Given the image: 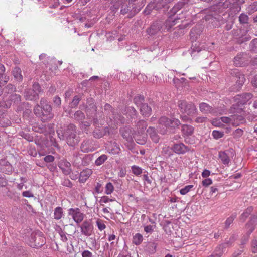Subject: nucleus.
<instances>
[{
	"instance_id": "8fccbe9b",
	"label": "nucleus",
	"mask_w": 257,
	"mask_h": 257,
	"mask_svg": "<svg viewBox=\"0 0 257 257\" xmlns=\"http://www.w3.org/2000/svg\"><path fill=\"white\" fill-rule=\"evenodd\" d=\"M252 94L250 93H246L243 94L241 96V103H246L252 97Z\"/></svg>"
},
{
	"instance_id": "f257e3e1",
	"label": "nucleus",
	"mask_w": 257,
	"mask_h": 257,
	"mask_svg": "<svg viewBox=\"0 0 257 257\" xmlns=\"http://www.w3.org/2000/svg\"><path fill=\"white\" fill-rule=\"evenodd\" d=\"M35 115L40 119L42 122L51 120L54 116L52 107L46 98H42L40 104H37L33 109Z\"/></svg>"
},
{
	"instance_id": "f03ea898",
	"label": "nucleus",
	"mask_w": 257,
	"mask_h": 257,
	"mask_svg": "<svg viewBox=\"0 0 257 257\" xmlns=\"http://www.w3.org/2000/svg\"><path fill=\"white\" fill-rule=\"evenodd\" d=\"M61 136L62 139H65L70 146H74L79 142V137L76 135V126L73 124H69L65 127L64 134Z\"/></svg>"
},
{
	"instance_id": "864d4df0",
	"label": "nucleus",
	"mask_w": 257,
	"mask_h": 257,
	"mask_svg": "<svg viewBox=\"0 0 257 257\" xmlns=\"http://www.w3.org/2000/svg\"><path fill=\"white\" fill-rule=\"evenodd\" d=\"M36 93L39 95V94L43 92V90L41 88V86L38 82H35L33 83L32 89Z\"/></svg>"
},
{
	"instance_id": "ea45409f",
	"label": "nucleus",
	"mask_w": 257,
	"mask_h": 257,
	"mask_svg": "<svg viewBox=\"0 0 257 257\" xmlns=\"http://www.w3.org/2000/svg\"><path fill=\"white\" fill-rule=\"evenodd\" d=\"M144 97L141 95H138L134 98V103L137 106H141L144 104Z\"/></svg>"
},
{
	"instance_id": "473e14b6",
	"label": "nucleus",
	"mask_w": 257,
	"mask_h": 257,
	"mask_svg": "<svg viewBox=\"0 0 257 257\" xmlns=\"http://www.w3.org/2000/svg\"><path fill=\"white\" fill-rule=\"evenodd\" d=\"M82 161V157L78 153H74L73 154V161L74 166L77 167H81V162Z\"/></svg>"
},
{
	"instance_id": "bf43d9fd",
	"label": "nucleus",
	"mask_w": 257,
	"mask_h": 257,
	"mask_svg": "<svg viewBox=\"0 0 257 257\" xmlns=\"http://www.w3.org/2000/svg\"><path fill=\"white\" fill-rule=\"evenodd\" d=\"M193 187V185H189L185 186L184 188L180 190V193L182 195H185L189 192L191 189Z\"/></svg>"
},
{
	"instance_id": "5701e85b",
	"label": "nucleus",
	"mask_w": 257,
	"mask_h": 257,
	"mask_svg": "<svg viewBox=\"0 0 257 257\" xmlns=\"http://www.w3.org/2000/svg\"><path fill=\"white\" fill-rule=\"evenodd\" d=\"M245 122V119L243 116L239 114H234L232 115V124L235 126H238Z\"/></svg>"
},
{
	"instance_id": "09e8293b",
	"label": "nucleus",
	"mask_w": 257,
	"mask_h": 257,
	"mask_svg": "<svg viewBox=\"0 0 257 257\" xmlns=\"http://www.w3.org/2000/svg\"><path fill=\"white\" fill-rule=\"evenodd\" d=\"M170 120V119L166 117H161L159 120V124L165 127H169Z\"/></svg>"
},
{
	"instance_id": "58836bf2",
	"label": "nucleus",
	"mask_w": 257,
	"mask_h": 257,
	"mask_svg": "<svg viewBox=\"0 0 257 257\" xmlns=\"http://www.w3.org/2000/svg\"><path fill=\"white\" fill-rule=\"evenodd\" d=\"M173 148L169 146L165 147L163 148L162 153L164 155H165L167 157H169L173 155Z\"/></svg>"
},
{
	"instance_id": "4c0bfd02",
	"label": "nucleus",
	"mask_w": 257,
	"mask_h": 257,
	"mask_svg": "<svg viewBox=\"0 0 257 257\" xmlns=\"http://www.w3.org/2000/svg\"><path fill=\"white\" fill-rule=\"evenodd\" d=\"M246 10L249 15L257 11V1L252 2L250 5H249Z\"/></svg>"
},
{
	"instance_id": "c756f323",
	"label": "nucleus",
	"mask_w": 257,
	"mask_h": 257,
	"mask_svg": "<svg viewBox=\"0 0 257 257\" xmlns=\"http://www.w3.org/2000/svg\"><path fill=\"white\" fill-rule=\"evenodd\" d=\"M184 6L183 2H178L169 12L168 14L170 16H174L181 8Z\"/></svg>"
},
{
	"instance_id": "20e7f679",
	"label": "nucleus",
	"mask_w": 257,
	"mask_h": 257,
	"mask_svg": "<svg viewBox=\"0 0 257 257\" xmlns=\"http://www.w3.org/2000/svg\"><path fill=\"white\" fill-rule=\"evenodd\" d=\"M178 106L182 113L187 114L189 116L196 114L197 111L194 103L185 100H179L178 102Z\"/></svg>"
},
{
	"instance_id": "a19ab883",
	"label": "nucleus",
	"mask_w": 257,
	"mask_h": 257,
	"mask_svg": "<svg viewBox=\"0 0 257 257\" xmlns=\"http://www.w3.org/2000/svg\"><path fill=\"white\" fill-rule=\"evenodd\" d=\"M249 50L254 53H257V38L253 39L249 44Z\"/></svg>"
},
{
	"instance_id": "2eb2a0df",
	"label": "nucleus",
	"mask_w": 257,
	"mask_h": 257,
	"mask_svg": "<svg viewBox=\"0 0 257 257\" xmlns=\"http://www.w3.org/2000/svg\"><path fill=\"white\" fill-rule=\"evenodd\" d=\"M54 124H49L48 125H44L41 124L33 127V130L36 132L39 133H50L52 131H54Z\"/></svg>"
},
{
	"instance_id": "3c124183",
	"label": "nucleus",
	"mask_w": 257,
	"mask_h": 257,
	"mask_svg": "<svg viewBox=\"0 0 257 257\" xmlns=\"http://www.w3.org/2000/svg\"><path fill=\"white\" fill-rule=\"evenodd\" d=\"M143 236L140 233H137L134 237L133 243L136 245H139L143 241Z\"/></svg>"
},
{
	"instance_id": "338daca9",
	"label": "nucleus",
	"mask_w": 257,
	"mask_h": 257,
	"mask_svg": "<svg viewBox=\"0 0 257 257\" xmlns=\"http://www.w3.org/2000/svg\"><path fill=\"white\" fill-rule=\"evenodd\" d=\"M122 136L123 138L125 139L128 141H132L133 138L132 137V135L130 134L128 130H125L122 133Z\"/></svg>"
},
{
	"instance_id": "774afa93",
	"label": "nucleus",
	"mask_w": 257,
	"mask_h": 257,
	"mask_svg": "<svg viewBox=\"0 0 257 257\" xmlns=\"http://www.w3.org/2000/svg\"><path fill=\"white\" fill-rule=\"evenodd\" d=\"M96 223L98 229L101 231L104 230L106 228V225L103 223V221L100 219H98L96 221Z\"/></svg>"
},
{
	"instance_id": "9b49d317",
	"label": "nucleus",
	"mask_w": 257,
	"mask_h": 257,
	"mask_svg": "<svg viewBox=\"0 0 257 257\" xmlns=\"http://www.w3.org/2000/svg\"><path fill=\"white\" fill-rule=\"evenodd\" d=\"M140 9H137L133 5H122L121 7L120 13L123 15H125L129 13L128 17H133L136 13H138Z\"/></svg>"
},
{
	"instance_id": "6e6552de",
	"label": "nucleus",
	"mask_w": 257,
	"mask_h": 257,
	"mask_svg": "<svg viewBox=\"0 0 257 257\" xmlns=\"http://www.w3.org/2000/svg\"><path fill=\"white\" fill-rule=\"evenodd\" d=\"M68 214L71 216L73 220L77 223H81L84 218V214L79 208H71L68 210Z\"/></svg>"
},
{
	"instance_id": "603ef678",
	"label": "nucleus",
	"mask_w": 257,
	"mask_h": 257,
	"mask_svg": "<svg viewBox=\"0 0 257 257\" xmlns=\"http://www.w3.org/2000/svg\"><path fill=\"white\" fill-rule=\"evenodd\" d=\"M156 245L155 243H149L146 246V250L150 253H154L156 251Z\"/></svg>"
},
{
	"instance_id": "1a4fd4ad",
	"label": "nucleus",
	"mask_w": 257,
	"mask_h": 257,
	"mask_svg": "<svg viewBox=\"0 0 257 257\" xmlns=\"http://www.w3.org/2000/svg\"><path fill=\"white\" fill-rule=\"evenodd\" d=\"M41 232L33 235L31 234L30 241L31 243V246L34 248H39L42 247L45 243V239L41 235Z\"/></svg>"
},
{
	"instance_id": "4468645a",
	"label": "nucleus",
	"mask_w": 257,
	"mask_h": 257,
	"mask_svg": "<svg viewBox=\"0 0 257 257\" xmlns=\"http://www.w3.org/2000/svg\"><path fill=\"white\" fill-rule=\"evenodd\" d=\"M234 64L237 67H242L247 63V54L245 53H238L234 58Z\"/></svg>"
},
{
	"instance_id": "7ed1b4c3",
	"label": "nucleus",
	"mask_w": 257,
	"mask_h": 257,
	"mask_svg": "<svg viewBox=\"0 0 257 257\" xmlns=\"http://www.w3.org/2000/svg\"><path fill=\"white\" fill-rule=\"evenodd\" d=\"M168 15V18L165 21L163 26H161V24L160 22H156L151 26V29L155 31L161 30L164 31L165 30L167 31H169L177 23V21L179 19L178 18H173V16H170V14Z\"/></svg>"
},
{
	"instance_id": "423d86ee",
	"label": "nucleus",
	"mask_w": 257,
	"mask_h": 257,
	"mask_svg": "<svg viewBox=\"0 0 257 257\" xmlns=\"http://www.w3.org/2000/svg\"><path fill=\"white\" fill-rule=\"evenodd\" d=\"M81 107L82 109L84 110L87 117H91L97 113V107L94 100L92 97L87 98L86 103H84Z\"/></svg>"
},
{
	"instance_id": "6ab92c4d",
	"label": "nucleus",
	"mask_w": 257,
	"mask_h": 257,
	"mask_svg": "<svg viewBox=\"0 0 257 257\" xmlns=\"http://www.w3.org/2000/svg\"><path fill=\"white\" fill-rule=\"evenodd\" d=\"M59 167L61 169L63 174L65 175H68L71 172L72 170L71 164L66 161L61 162L59 164Z\"/></svg>"
},
{
	"instance_id": "412c9836",
	"label": "nucleus",
	"mask_w": 257,
	"mask_h": 257,
	"mask_svg": "<svg viewBox=\"0 0 257 257\" xmlns=\"http://www.w3.org/2000/svg\"><path fill=\"white\" fill-rule=\"evenodd\" d=\"M140 111L144 117H149L151 114L152 109L148 104L144 103L140 106Z\"/></svg>"
},
{
	"instance_id": "4be33fe9",
	"label": "nucleus",
	"mask_w": 257,
	"mask_h": 257,
	"mask_svg": "<svg viewBox=\"0 0 257 257\" xmlns=\"http://www.w3.org/2000/svg\"><path fill=\"white\" fill-rule=\"evenodd\" d=\"M108 151L111 154H118L120 151V148L116 142H110L106 147Z\"/></svg>"
},
{
	"instance_id": "c9c22d12",
	"label": "nucleus",
	"mask_w": 257,
	"mask_h": 257,
	"mask_svg": "<svg viewBox=\"0 0 257 257\" xmlns=\"http://www.w3.org/2000/svg\"><path fill=\"white\" fill-rule=\"evenodd\" d=\"M72 118L75 120L80 122L85 118V115L82 111L77 110L74 113Z\"/></svg>"
},
{
	"instance_id": "9d476101",
	"label": "nucleus",
	"mask_w": 257,
	"mask_h": 257,
	"mask_svg": "<svg viewBox=\"0 0 257 257\" xmlns=\"http://www.w3.org/2000/svg\"><path fill=\"white\" fill-rule=\"evenodd\" d=\"M81 233L86 236H90L93 232V225L90 220H85L80 226Z\"/></svg>"
},
{
	"instance_id": "dca6fc26",
	"label": "nucleus",
	"mask_w": 257,
	"mask_h": 257,
	"mask_svg": "<svg viewBox=\"0 0 257 257\" xmlns=\"http://www.w3.org/2000/svg\"><path fill=\"white\" fill-rule=\"evenodd\" d=\"M173 151L176 154L180 155L184 154L189 151V148L183 143L174 144L172 146Z\"/></svg>"
},
{
	"instance_id": "e2e57ef3",
	"label": "nucleus",
	"mask_w": 257,
	"mask_h": 257,
	"mask_svg": "<svg viewBox=\"0 0 257 257\" xmlns=\"http://www.w3.org/2000/svg\"><path fill=\"white\" fill-rule=\"evenodd\" d=\"M9 80V77L5 72L0 76V82H2V85L8 82Z\"/></svg>"
},
{
	"instance_id": "cd10ccee",
	"label": "nucleus",
	"mask_w": 257,
	"mask_h": 257,
	"mask_svg": "<svg viewBox=\"0 0 257 257\" xmlns=\"http://www.w3.org/2000/svg\"><path fill=\"white\" fill-rule=\"evenodd\" d=\"M13 75L15 79L20 82H22L23 79L22 75L21 69L18 67H15L13 70Z\"/></svg>"
},
{
	"instance_id": "680f3d73",
	"label": "nucleus",
	"mask_w": 257,
	"mask_h": 257,
	"mask_svg": "<svg viewBox=\"0 0 257 257\" xmlns=\"http://www.w3.org/2000/svg\"><path fill=\"white\" fill-rule=\"evenodd\" d=\"M114 190V187L111 183H108L105 187V193L110 194Z\"/></svg>"
},
{
	"instance_id": "39448f33",
	"label": "nucleus",
	"mask_w": 257,
	"mask_h": 257,
	"mask_svg": "<svg viewBox=\"0 0 257 257\" xmlns=\"http://www.w3.org/2000/svg\"><path fill=\"white\" fill-rule=\"evenodd\" d=\"M200 111L205 114H211L213 116L222 115L224 112V109L221 107H213L208 104L201 102L199 105Z\"/></svg>"
},
{
	"instance_id": "e433bc0d",
	"label": "nucleus",
	"mask_w": 257,
	"mask_h": 257,
	"mask_svg": "<svg viewBox=\"0 0 257 257\" xmlns=\"http://www.w3.org/2000/svg\"><path fill=\"white\" fill-rule=\"evenodd\" d=\"M9 99L12 102H13L14 103L16 104H19L21 102V96L15 93L12 94L9 96Z\"/></svg>"
},
{
	"instance_id": "c03bdc74",
	"label": "nucleus",
	"mask_w": 257,
	"mask_h": 257,
	"mask_svg": "<svg viewBox=\"0 0 257 257\" xmlns=\"http://www.w3.org/2000/svg\"><path fill=\"white\" fill-rule=\"evenodd\" d=\"M236 215H237L236 213L233 214L231 216L229 217L226 220V221L225 222V227H224L225 229H228L229 227L230 224L233 222L234 219L236 218Z\"/></svg>"
},
{
	"instance_id": "72a5a7b5",
	"label": "nucleus",
	"mask_w": 257,
	"mask_h": 257,
	"mask_svg": "<svg viewBox=\"0 0 257 257\" xmlns=\"http://www.w3.org/2000/svg\"><path fill=\"white\" fill-rule=\"evenodd\" d=\"M136 126L138 132L143 133L147 126V123L145 121L141 120L138 121Z\"/></svg>"
},
{
	"instance_id": "5fc2aeb1",
	"label": "nucleus",
	"mask_w": 257,
	"mask_h": 257,
	"mask_svg": "<svg viewBox=\"0 0 257 257\" xmlns=\"http://www.w3.org/2000/svg\"><path fill=\"white\" fill-rule=\"evenodd\" d=\"M11 124V121L6 116H4L3 118L0 120V125L3 127H6Z\"/></svg>"
},
{
	"instance_id": "69168bd1",
	"label": "nucleus",
	"mask_w": 257,
	"mask_h": 257,
	"mask_svg": "<svg viewBox=\"0 0 257 257\" xmlns=\"http://www.w3.org/2000/svg\"><path fill=\"white\" fill-rule=\"evenodd\" d=\"M93 136L96 138H100L103 137L101 130L98 128H96L94 130L93 132Z\"/></svg>"
},
{
	"instance_id": "bb28decb",
	"label": "nucleus",
	"mask_w": 257,
	"mask_h": 257,
	"mask_svg": "<svg viewBox=\"0 0 257 257\" xmlns=\"http://www.w3.org/2000/svg\"><path fill=\"white\" fill-rule=\"evenodd\" d=\"M140 133H141L138 132V134H135L133 136V138L138 144L140 145H144L147 141V135L145 134L141 135L140 134Z\"/></svg>"
},
{
	"instance_id": "393cba45",
	"label": "nucleus",
	"mask_w": 257,
	"mask_h": 257,
	"mask_svg": "<svg viewBox=\"0 0 257 257\" xmlns=\"http://www.w3.org/2000/svg\"><path fill=\"white\" fill-rule=\"evenodd\" d=\"M147 133L154 142L158 143L159 142V137L154 127L151 126L149 127L147 130Z\"/></svg>"
},
{
	"instance_id": "c85d7f7f",
	"label": "nucleus",
	"mask_w": 257,
	"mask_h": 257,
	"mask_svg": "<svg viewBox=\"0 0 257 257\" xmlns=\"http://www.w3.org/2000/svg\"><path fill=\"white\" fill-rule=\"evenodd\" d=\"M104 111L107 112V113H108V114L110 113V112H111L113 115V118L114 119H118L120 120L121 122H122L124 120L123 118V119L121 118L120 116L118 115V114H115L114 113V112L113 111L112 107L110 104H109L108 103L105 104V105L104 106Z\"/></svg>"
},
{
	"instance_id": "a878e982",
	"label": "nucleus",
	"mask_w": 257,
	"mask_h": 257,
	"mask_svg": "<svg viewBox=\"0 0 257 257\" xmlns=\"http://www.w3.org/2000/svg\"><path fill=\"white\" fill-rule=\"evenodd\" d=\"M194 127L191 125L188 124H183L182 126L181 131L182 132V134L184 136H191L194 133Z\"/></svg>"
},
{
	"instance_id": "7c9ffc66",
	"label": "nucleus",
	"mask_w": 257,
	"mask_h": 257,
	"mask_svg": "<svg viewBox=\"0 0 257 257\" xmlns=\"http://www.w3.org/2000/svg\"><path fill=\"white\" fill-rule=\"evenodd\" d=\"M4 94H14V92L16 91V88L14 85L12 84H9L6 86L3 89Z\"/></svg>"
},
{
	"instance_id": "a211bd4d",
	"label": "nucleus",
	"mask_w": 257,
	"mask_h": 257,
	"mask_svg": "<svg viewBox=\"0 0 257 257\" xmlns=\"http://www.w3.org/2000/svg\"><path fill=\"white\" fill-rule=\"evenodd\" d=\"M24 97H25L26 100L30 101H36L39 98L37 93H36L32 89L30 88H27L25 90Z\"/></svg>"
},
{
	"instance_id": "49530a36",
	"label": "nucleus",
	"mask_w": 257,
	"mask_h": 257,
	"mask_svg": "<svg viewBox=\"0 0 257 257\" xmlns=\"http://www.w3.org/2000/svg\"><path fill=\"white\" fill-rule=\"evenodd\" d=\"M107 158L108 157L106 155L103 154L95 160V164L97 166H100L102 165L107 159Z\"/></svg>"
},
{
	"instance_id": "4d7b16f0",
	"label": "nucleus",
	"mask_w": 257,
	"mask_h": 257,
	"mask_svg": "<svg viewBox=\"0 0 257 257\" xmlns=\"http://www.w3.org/2000/svg\"><path fill=\"white\" fill-rule=\"evenodd\" d=\"M20 135L29 142H32L34 140V137L33 136L29 134V133H25L24 132H20Z\"/></svg>"
},
{
	"instance_id": "b1692460",
	"label": "nucleus",
	"mask_w": 257,
	"mask_h": 257,
	"mask_svg": "<svg viewBox=\"0 0 257 257\" xmlns=\"http://www.w3.org/2000/svg\"><path fill=\"white\" fill-rule=\"evenodd\" d=\"M174 0H161L160 2H158L157 4L155 5V4H150L148 5L147 8H151L155 9L156 10L161 8V7H164L168 3H170Z\"/></svg>"
},
{
	"instance_id": "f704fd0d",
	"label": "nucleus",
	"mask_w": 257,
	"mask_h": 257,
	"mask_svg": "<svg viewBox=\"0 0 257 257\" xmlns=\"http://www.w3.org/2000/svg\"><path fill=\"white\" fill-rule=\"evenodd\" d=\"M253 211V208L252 207H248L244 212L240 215L239 219L240 220L243 222L245 221L246 219L249 216L251 213Z\"/></svg>"
},
{
	"instance_id": "79ce46f5",
	"label": "nucleus",
	"mask_w": 257,
	"mask_h": 257,
	"mask_svg": "<svg viewBox=\"0 0 257 257\" xmlns=\"http://www.w3.org/2000/svg\"><path fill=\"white\" fill-rule=\"evenodd\" d=\"M239 21L241 24H246L248 23L249 17L245 13H241L239 16Z\"/></svg>"
},
{
	"instance_id": "0e129e2a",
	"label": "nucleus",
	"mask_w": 257,
	"mask_h": 257,
	"mask_svg": "<svg viewBox=\"0 0 257 257\" xmlns=\"http://www.w3.org/2000/svg\"><path fill=\"white\" fill-rule=\"evenodd\" d=\"M224 135L223 132L214 130L212 132V136L215 139H218L222 138Z\"/></svg>"
},
{
	"instance_id": "0eeeda50",
	"label": "nucleus",
	"mask_w": 257,
	"mask_h": 257,
	"mask_svg": "<svg viewBox=\"0 0 257 257\" xmlns=\"http://www.w3.org/2000/svg\"><path fill=\"white\" fill-rule=\"evenodd\" d=\"M230 74L235 81L236 90H238L242 86L245 81L244 75L238 69H232Z\"/></svg>"
},
{
	"instance_id": "de8ad7c7",
	"label": "nucleus",
	"mask_w": 257,
	"mask_h": 257,
	"mask_svg": "<svg viewBox=\"0 0 257 257\" xmlns=\"http://www.w3.org/2000/svg\"><path fill=\"white\" fill-rule=\"evenodd\" d=\"M235 240V237L233 235L229 239L225 240L224 243L221 245L223 246V247L225 249L226 247L231 246Z\"/></svg>"
},
{
	"instance_id": "37998d69",
	"label": "nucleus",
	"mask_w": 257,
	"mask_h": 257,
	"mask_svg": "<svg viewBox=\"0 0 257 257\" xmlns=\"http://www.w3.org/2000/svg\"><path fill=\"white\" fill-rule=\"evenodd\" d=\"M125 111L131 118H135L137 114V110L133 107H128L126 108Z\"/></svg>"
},
{
	"instance_id": "6e6d98bb",
	"label": "nucleus",
	"mask_w": 257,
	"mask_h": 257,
	"mask_svg": "<svg viewBox=\"0 0 257 257\" xmlns=\"http://www.w3.org/2000/svg\"><path fill=\"white\" fill-rule=\"evenodd\" d=\"M82 159L81 166L88 165L91 161V157L89 155L85 156L83 158H82Z\"/></svg>"
},
{
	"instance_id": "f3484780",
	"label": "nucleus",
	"mask_w": 257,
	"mask_h": 257,
	"mask_svg": "<svg viewBox=\"0 0 257 257\" xmlns=\"http://www.w3.org/2000/svg\"><path fill=\"white\" fill-rule=\"evenodd\" d=\"M81 151L85 153L92 152L94 150L93 146V141L87 139L84 140L81 145Z\"/></svg>"
},
{
	"instance_id": "ddd939ff",
	"label": "nucleus",
	"mask_w": 257,
	"mask_h": 257,
	"mask_svg": "<svg viewBox=\"0 0 257 257\" xmlns=\"http://www.w3.org/2000/svg\"><path fill=\"white\" fill-rule=\"evenodd\" d=\"M257 222V215H252L251 216L249 221L246 224L245 228L246 234L248 237L255 229Z\"/></svg>"
},
{
	"instance_id": "052dcab7",
	"label": "nucleus",
	"mask_w": 257,
	"mask_h": 257,
	"mask_svg": "<svg viewBox=\"0 0 257 257\" xmlns=\"http://www.w3.org/2000/svg\"><path fill=\"white\" fill-rule=\"evenodd\" d=\"M180 124V121L178 119L174 118L170 120L169 127H175L178 126Z\"/></svg>"
},
{
	"instance_id": "a18cd8bd",
	"label": "nucleus",
	"mask_w": 257,
	"mask_h": 257,
	"mask_svg": "<svg viewBox=\"0 0 257 257\" xmlns=\"http://www.w3.org/2000/svg\"><path fill=\"white\" fill-rule=\"evenodd\" d=\"M81 98L80 96H79L78 95L75 96L73 97L71 103L70 104V107L71 108H76V107H77V106H78V104L79 103L80 101H81Z\"/></svg>"
},
{
	"instance_id": "2f4dec72",
	"label": "nucleus",
	"mask_w": 257,
	"mask_h": 257,
	"mask_svg": "<svg viewBox=\"0 0 257 257\" xmlns=\"http://www.w3.org/2000/svg\"><path fill=\"white\" fill-rule=\"evenodd\" d=\"M63 216V209L61 207H57L54 209V218L55 220H58L62 218Z\"/></svg>"
},
{
	"instance_id": "aec40b11",
	"label": "nucleus",
	"mask_w": 257,
	"mask_h": 257,
	"mask_svg": "<svg viewBox=\"0 0 257 257\" xmlns=\"http://www.w3.org/2000/svg\"><path fill=\"white\" fill-rule=\"evenodd\" d=\"M92 174V171L90 169L87 168L81 172L79 176V181L81 183H84L87 179Z\"/></svg>"
},
{
	"instance_id": "f8f14e48",
	"label": "nucleus",
	"mask_w": 257,
	"mask_h": 257,
	"mask_svg": "<svg viewBox=\"0 0 257 257\" xmlns=\"http://www.w3.org/2000/svg\"><path fill=\"white\" fill-rule=\"evenodd\" d=\"M233 151L231 150H226L224 151H220L218 156L222 163L225 165H229L230 162V158H232Z\"/></svg>"
},
{
	"instance_id": "13d9d810",
	"label": "nucleus",
	"mask_w": 257,
	"mask_h": 257,
	"mask_svg": "<svg viewBox=\"0 0 257 257\" xmlns=\"http://www.w3.org/2000/svg\"><path fill=\"white\" fill-rule=\"evenodd\" d=\"M131 169L134 174L136 176H139L143 172L142 169L138 166L134 165L132 166Z\"/></svg>"
}]
</instances>
